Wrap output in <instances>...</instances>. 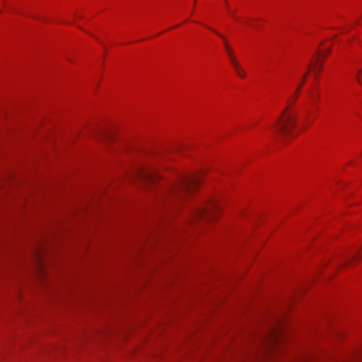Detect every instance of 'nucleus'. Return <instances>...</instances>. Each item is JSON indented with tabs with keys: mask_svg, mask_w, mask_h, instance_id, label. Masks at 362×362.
<instances>
[{
	"mask_svg": "<svg viewBox=\"0 0 362 362\" xmlns=\"http://www.w3.org/2000/svg\"><path fill=\"white\" fill-rule=\"evenodd\" d=\"M200 182V177L198 175H182L177 181L167 187L165 196L167 198L183 197L196 189Z\"/></svg>",
	"mask_w": 362,
	"mask_h": 362,
	"instance_id": "1",
	"label": "nucleus"
},
{
	"mask_svg": "<svg viewBox=\"0 0 362 362\" xmlns=\"http://www.w3.org/2000/svg\"><path fill=\"white\" fill-rule=\"evenodd\" d=\"M296 124V113L287 107L275 124V132L284 136H290Z\"/></svg>",
	"mask_w": 362,
	"mask_h": 362,
	"instance_id": "2",
	"label": "nucleus"
},
{
	"mask_svg": "<svg viewBox=\"0 0 362 362\" xmlns=\"http://www.w3.org/2000/svg\"><path fill=\"white\" fill-rule=\"evenodd\" d=\"M220 209L216 200H209L202 205L196 206L192 211V218L210 219Z\"/></svg>",
	"mask_w": 362,
	"mask_h": 362,
	"instance_id": "3",
	"label": "nucleus"
},
{
	"mask_svg": "<svg viewBox=\"0 0 362 362\" xmlns=\"http://www.w3.org/2000/svg\"><path fill=\"white\" fill-rule=\"evenodd\" d=\"M139 176L142 181L153 184L160 178L158 172L153 168H141L139 171Z\"/></svg>",
	"mask_w": 362,
	"mask_h": 362,
	"instance_id": "4",
	"label": "nucleus"
},
{
	"mask_svg": "<svg viewBox=\"0 0 362 362\" xmlns=\"http://www.w3.org/2000/svg\"><path fill=\"white\" fill-rule=\"evenodd\" d=\"M210 30H211L214 33H216L218 36H219L223 41L224 42V47H225V49H226V52L227 53V55L230 60L232 59H235V56H234V53L232 50V49L230 48V47L229 46L227 40H226V38L221 34L219 33L218 32H217L216 30H213L212 28L208 27Z\"/></svg>",
	"mask_w": 362,
	"mask_h": 362,
	"instance_id": "5",
	"label": "nucleus"
},
{
	"mask_svg": "<svg viewBox=\"0 0 362 362\" xmlns=\"http://www.w3.org/2000/svg\"><path fill=\"white\" fill-rule=\"evenodd\" d=\"M231 64L233 65L236 74L238 76L241 78H244L245 76V73L244 70L240 67L236 59H232L230 61Z\"/></svg>",
	"mask_w": 362,
	"mask_h": 362,
	"instance_id": "6",
	"label": "nucleus"
},
{
	"mask_svg": "<svg viewBox=\"0 0 362 362\" xmlns=\"http://www.w3.org/2000/svg\"><path fill=\"white\" fill-rule=\"evenodd\" d=\"M356 79L361 84H362V70L359 71L356 74Z\"/></svg>",
	"mask_w": 362,
	"mask_h": 362,
	"instance_id": "7",
	"label": "nucleus"
},
{
	"mask_svg": "<svg viewBox=\"0 0 362 362\" xmlns=\"http://www.w3.org/2000/svg\"><path fill=\"white\" fill-rule=\"evenodd\" d=\"M318 60H319V57H317V58L316 59L315 64H317ZM322 64H320L319 65H317V64H315V69L317 71H321V69H322Z\"/></svg>",
	"mask_w": 362,
	"mask_h": 362,
	"instance_id": "8",
	"label": "nucleus"
},
{
	"mask_svg": "<svg viewBox=\"0 0 362 362\" xmlns=\"http://www.w3.org/2000/svg\"><path fill=\"white\" fill-rule=\"evenodd\" d=\"M310 67V64H309V65H308V70L307 71V72H305V73L304 74V75L303 76V78H302V79H303V81H305V78H306V77H307V76H308V74Z\"/></svg>",
	"mask_w": 362,
	"mask_h": 362,
	"instance_id": "9",
	"label": "nucleus"
},
{
	"mask_svg": "<svg viewBox=\"0 0 362 362\" xmlns=\"http://www.w3.org/2000/svg\"><path fill=\"white\" fill-rule=\"evenodd\" d=\"M302 87V84H299L298 88H297V90H296V97L297 96V93L298 92V90H300V88Z\"/></svg>",
	"mask_w": 362,
	"mask_h": 362,
	"instance_id": "10",
	"label": "nucleus"
},
{
	"mask_svg": "<svg viewBox=\"0 0 362 362\" xmlns=\"http://www.w3.org/2000/svg\"><path fill=\"white\" fill-rule=\"evenodd\" d=\"M318 54L319 55H322L323 54V51H319Z\"/></svg>",
	"mask_w": 362,
	"mask_h": 362,
	"instance_id": "11",
	"label": "nucleus"
},
{
	"mask_svg": "<svg viewBox=\"0 0 362 362\" xmlns=\"http://www.w3.org/2000/svg\"><path fill=\"white\" fill-rule=\"evenodd\" d=\"M325 52H326V53H329V52H330V49H329V48H328V49H327Z\"/></svg>",
	"mask_w": 362,
	"mask_h": 362,
	"instance_id": "12",
	"label": "nucleus"
},
{
	"mask_svg": "<svg viewBox=\"0 0 362 362\" xmlns=\"http://www.w3.org/2000/svg\"><path fill=\"white\" fill-rule=\"evenodd\" d=\"M304 81H303V80L302 79V81H301V82H300V84H302V86H303V85Z\"/></svg>",
	"mask_w": 362,
	"mask_h": 362,
	"instance_id": "13",
	"label": "nucleus"
}]
</instances>
